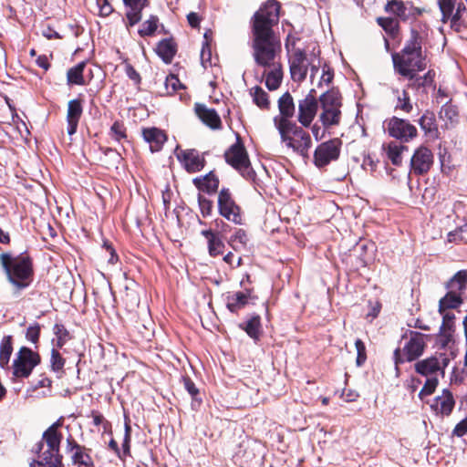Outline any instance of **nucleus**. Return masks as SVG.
Listing matches in <instances>:
<instances>
[{
  "instance_id": "nucleus-4",
  "label": "nucleus",
  "mask_w": 467,
  "mask_h": 467,
  "mask_svg": "<svg viewBox=\"0 0 467 467\" xmlns=\"http://www.w3.org/2000/svg\"><path fill=\"white\" fill-rule=\"evenodd\" d=\"M321 113L319 121L324 128L329 129L337 126L341 122L342 97L336 88H331L319 97Z\"/></svg>"
},
{
  "instance_id": "nucleus-51",
  "label": "nucleus",
  "mask_w": 467,
  "mask_h": 467,
  "mask_svg": "<svg viewBox=\"0 0 467 467\" xmlns=\"http://www.w3.org/2000/svg\"><path fill=\"white\" fill-rule=\"evenodd\" d=\"M110 133L113 139L116 140L117 141H120L122 139H125L127 137L124 125L119 121L113 123V125L110 128Z\"/></svg>"
},
{
  "instance_id": "nucleus-48",
  "label": "nucleus",
  "mask_w": 467,
  "mask_h": 467,
  "mask_svg": "<svg viewBox=\"0 0 467 467\" xmlns=\"http://www.w3.org/2000/svg\"><path fill=\"white\" fill-rule=\"evenodd\" d=\"M41 327L39 324L35 323L27 327L26 338L33 344H36L39 340Z\"/></svg>"
},
{
  "instance_id": "nucleus-32",
  "label": "nucleus",
  "mask_w": 467,
  "mask_h": 467,
  "mask_svg": "<svg viewBox=\"0 0 467 467\" xmlns=\"http://www.w3.org/2000/svg\"><path fill=\"white\" fill-rule=\"evenodd\" d=\"M86 65V62L82 61L67 70V79L69 85H85L83 72Z\"/></svg>"
},
{
  "instance_id": "nucleus-33",
  "label": "nucleus",
  "mask_w": 467,
  "mask_h": 467,
  "mask_svg": "<svg viewBox=\"0 0 467 467\" xmlns=\"http://www.w3.org/2000/svg\"><path fill=\"white\" fill-rule=\"evenodd\" d=\"M240 327L254 340H257L261 335V318L258 315L253 316L247 322L241 324Z\"/></svg>"
},
{
  "instance_id": "nucleus-63",
  "label": "nucleus",
  "mask_w": 467,
  "mask_h": 467,
  "mask_svg": "<svg viewBox=\"0 0 467 467\" xmlns=\"http://www.w3.org/2000/svg\"><path fill=\"white\" fill-rule=\"evenodd\" d=\"M42 34L47 39L60 38L59 34L50 27L44 29Z\"/></svg>"
},
{
  "instance_id": "nucleus-60",
  "label": "nucleus",
  "mask_w": 467,
  "mask_h": 467,
  "mask_svg": "<svg viewBox=\"0 0 467 467\" xmlns=\"http://www.w3.org/2000/svg\"><path fill=\"white\" fill-rule=\"evenodd\" d=\"M187 20L192 27H198L200 25V17L194 12H191L190 14H188Z\"/></svg>"
},
{
  "instance_id": "nucleus-25",
  "label": "nucleus",
  "mask_w": 467,
  "mask_h": 467,
  "mask_svg": "<svg viewBox=\"0 0 467 467\" xmlns=\"http://www.w3.org/2000/svg\"><path fill=\"white\" fill-rule=\"evenodd\" d=\"M142 136L145 141L149 143L151 152L161 150L167 140L164 131L155 127L143 129Z\"/></svg>"
},
{
  "instance_id": "nucleus-59",
  "label": "nucleus",
  "mask_w": 467,
  "mask_h": 467,
  "mask_svg": "<svg viewBox=\"0 0 467 467\" xmlns=\"http://www.w3.org/2000/svg\"><path fill=\"white\" fill-rule=\"evenodd\" d=\"M238 241L242 244H245L247 242L246 234L243 229L236 230L234 236H232L230 243H234Z\"/></svg>"
},
{
  "instance_id": "nucleus-49",
  "label": "nucleus",
  "mask_w": 467,
  "mask_h": 467,
  "mask_svg": "<svg viewBox=\"0 0 467 467\" xmlns=\"http://www.w3.org/2000/svg\"><path fill=\"white\" fill-rule=\"evenodd\" d=\"M29 467H63L54 462L46 458L42 455H36V459H34L30 463Z\"/></svg>"
},
{
  "instance_id": "nucleus-58",
  "label": "nucleus",
  "mask_w": 467,
  "mask_h": 467,
  "mask_svg": "<svg viewBox=\"0 0 467 467\" xmlns=\"http://www.w3.org/2000/svg\"><path fill=\"white\" fill-rule=\"evenodd\" d=\"M125 72H126V75L131 79L133 80L135 83H140V74L136 71V69L130 64L126 65L125 67Z\"/></svg>"
},
{
  "instance_id": "nucleus-22",
  "label": "nucleus",
  "mask_w": 467,
  "mask_h": 467,
  "mask_svg": "<svg viewBox=\"0 0 467 467\" xmlns=\"http://www.w3.org/2000/svg\"><path fill=\"white\" fill-rule=\"evenodd\" d=\"M194 109L198 118L206 126L212 130L222 129V120L215 109H209L204 104L201 103H196Z\"/></svg>"
},
{
  "instance_id": "nucleus-53",
  "label": "nucleus",
  "mask_w": 467,
  "mask_h": 467,
  "mask_svg": "<svg viewBox=\"0 0 467 467\" xmlns=\"http://www.w3.org/2000/svg\"><path fill=\"white\" fill-rule=\"evenodd\" d=\"M355 347H356V349H357V354H358V357H357V364L358 366H361L365 360H366V347H365V344L363 343V341L359 338H358L356 341H355Z\"/></svg>"
},
{
  "instance_id": "nucleus-43",
  "label": "nucleus",
  "mask_w": 467,
  "mask_h": 467,
  "mask_svg": "<svg viewBox=\"0 0 467 467\" xmlns=\"http://www.w3.org/2000/svg\"><path fill=\"white\" fill-rule=\"evenodd\" d=\"M180 79L176 75L170 74L165 79V89L166 93L171 95L175 93L179 88H182Z\"/></svg>"
},
{
  "instance_id": "nucleus-6",
  "label": "nucleus",
  "mask_w": 467,
  "mask_h": 467,
  "mask_svg": "<svg viewBox=\"0 0 467 467\" xmlns=\"http://www.w3.org/2000/svg\"><path fill=\"white\" fill-rule=\"evenodd\" d=\"M224 158L226 162L237 170L244 178L254 181L255 172L251 167L248 154L238 134H236V142L225 151Z\"/></svg>"
},
{
  "instance_id": "nucleus-62",
  "label": "nucleus",
  "mask_w": 467,
  "mask_h": 467,
  "mask_svg": "<svg viewBox=\"0 0 467 467\" xmlns=\"http://www.w3.org/2000/svg\"><path fill=\"white\" fill-rule=\"evenodd\" d=\"M122 451L124 456L130 455V437H129V435H124Z\"/></svg>"
},
{
  "instance_id": "nucleus-9",
  "label": "nucleus",
  "mask_w": 467,
  "mask_h": 467,
  "mask_svg": "<svg viewBox=\"0 0 467 467\" xmlns=\"http://www.w3.org/2000/svg\"><path fill=\"white\" fill-rule=\"evenodd\" d=\"M310 67V78L313 80L315 75L318 72V67L312 65L302 49H295L289 58L290 74L294 81L302 82L305 80L308 67Z\"/></svg>"
},
{
  "instance_id": "nucleus-64",
  "label": "nucleus",
  "mask_w": 467,
  "mask_h": 467,
  "mask_svg": "<svg viewBox=\"0 0 467 467\" xmlns=\"http://www.w3.org/2000/svg\"><path fill=\"white\" fill-rule=\"evenodd\" d=\"M36 64L38 67L44 68L45 70H47L48 67H49V63H48V59L46 56H39L37 58H36Z\"/></svg>"
},
{
  "instance_id": "nucleus-46",
  "label": "nucleus",
  "mask_w": 467,
  "mask_h": 467,
  "mask_svg": "<svg viewBox=\"0 0 467 467\" xmlns=\"http://www.w3.org/2000/svg\"><path fill=\"white\" fill-rule=\"evenodd\" d=\"M455 0H439V7L442 14V21L445 22L452 15Z\"/></svg>"
},
{
  "instance_id": "nucleus-57",
  "label": "nucleus",
  "mask_w": 467,
  "mask_h": 467,
  "mask_svg": "<svg viewBox=\"0 0 467 467\" xmlns=\"http://www.w3.org/2000/svg\"><path fill=\"white\" fill-rule=\"evenodd\" d=\"M211 49L208 44L203 45L201 51V59L203 67H206V64L209 63L211 65Z\"/></svg>"
},
{
  "instance_id": "nucleus-45",
  "label": "nucleus",
  "mask_w": 467,
  "mask_h": 467,
  "mask_svg": "<svg viewBox=\"0 0 467 467\" xmlns=\"http://www.w3.org/2000/svg\"><path fill=\"white\" fill-rule=\"evenodd\" d=\"M62 425L61 420H57L51 426H49L43 433L44 438H48L52 441V440L59 441L62 440V435L58 432V428Z\"/></svg>"
},
{
  "instance_id": "nucleus-28",
  "label": "nucleus",
  "mask_w": 467,
  "mask_h": 467,
  "mask_svg": "<svg viewBox=\"0 0 467 467\" xmlns=\"http://www.w3.org/2000/svg\"><path fill=\"white\" fill-rule=\"evenodd\" d=\"M176 44L172 38H165L161 40L156 47L157 55L166 64H169L172 61L176 54Z\"/></svg>"
},
{
  "instance_id": "nucleus-44",
  "label": "nucleus",
  "mask_w": 467,
  "mask_h": 467,
  "mask_svg": "<svg viewBox=\"0 0 467 467\" xmlns=\"http://www.w3.org/2000/svg\"><path fill=\"white\" fill-rule=\"evenodd\" d=\"M378 24L389 34L394 35L398 30V22L391 17H379Z\"/></svg>"
},
{
  "instance_id": "nucleus-27",
  "label": "nucleus",
  "mask_w": 467,
  "mask_h": 467,
  "mask_svg": "<svg viewBox=\"0 0 467 467\" xmlns=\"http://www.w3.org/2000/svg\"><path fill=\"white\" fill-rule=\"evenodd\" d=\"M419 125L425 135L431 139H437L439 130L436 124L435 115L431 111H426L419 119Z\"/></svg>"
},
{
  "instance_id": "nucleus-38",
  "label": "nucleus",
  "mask_w": 467,
  "mask_h": 467,
  "mask_svg": "<svg viewBox=\"0 0 467 467\" xmlns=\"http://www.w3.org/2000/svg\"><path fill=\"white\" fill-rule=\"evenodd\" d=\"M74 448L76 449L72 456L74 463L87 467L93 465V461L89 454L85 451L86 450L84 447H81L78 444H75Z\"/></svg>"
},
{
  "instance_id": "nucleus-34",
  "label": "nucleus",
  "mask_w": 467,
  "mask_h": 467,
  "mask_svg": "<svg viewBox=\"0 0 467 467\" xmlns=\"http://www.w3.org/2000/svg\"><path fill=\"white\" fill-rule=\"evenodd\" d=\"M13 352L12 336L3 337L0 344V367L2 368H8L10 357Z\"/></svg>"
},
{
  "instance_id": "nucleus-61",
  "label": "nucleus",
  "mask_w": 467,
  "mask_h": 467,
  "mask_svg": "<svg viewBox=\"0 0 467 467\" xmlns=\"http://www.w3.org/2000/svg\"><path fill=\"white\" fill-rule=\"evenodd\" d=\"M333 79V73L330 71L329 68L326 69L323 68V74L321 76V79L319 81V85H321L322 82L326 84H329Z\"/></svg>"
},
{
  "instance_id": "nucleus-5",
  "label": "nucleus",
  "mask_w": 467,
  "mask_h": 467,
  "mask_svg": "<svg viewBox=\"0 0 467 467\" xmlns=\"http://www.w3.org/2000/svg\"><path fill=\"white\" fill-rule=\"evenodd\" d=\"M281 142L286 148L291 149L294 152L301 156H306L309 149L311 148V137L307 131L302 127L298 126L296 122L286 127L278 129Z\"/></svg>"
},
{
  "instance_id": "nucleus-3",
  "label": "nucleus",
  "mask_w": 467,
  "mask_h": 467,
  "mask_svg": "<svg viewBox=\"0 0 467 467\" xmlns=\"http://www.w3.org/2000/svg\"><path fill=\"white\" fill-rule=\"evenodd\" d=\"M0 261L8 281L17 290L25 289L29 285L33 275V265L28 255L21 254L12 257L9 254H2Z\"/></svg>"
},
{
  "instance_id": "nucleus-55",
  "label": "nucleus",
  "mask_w": 467,
  "mask_h": 467,
  "mask_svg": "<svg viewBox=\"0 0 467 467\" xmlns=\"http://www.w3.org/2000/svg\"><path fill=\"white\" fill-rule=\"evenodd\" d=\"M452 433L457 437H462L467 433V416L454 427Z\"/></svg>"
},
{
  "instance_id": "nucleus-1",
  "label": "nucleus",
  "mask_w": 467,
  "mask_h": 467,
  "mask_svg": "<svg viewBox=\"0 0 467 467\" xmlns=\"http://www.w3.org/2000/svg\"><path fill=\"white\" fill-rule=\"evenodd\" d=\"M279 11V3L268 0L254 13L252 21L253 56L257 65L270 69L265 73V86L269 90L277 89L283 79L281 65L275 61L281 46L273 30L278 23Z\"/></svg>"
},
{
  "instance_id": "nucleus-21",
  "label": "nucleus",
  "mask_w": 467,
  "mask_h": 467,
  "mask_svg": "<svg viewBox=\"0 0 467 467\" xmlns=\"http://www.w3.org/2000/svg\"><path fill=\"white\" fill-rule=\"evenodd\" d=\"M454 405L455 400L452 393L449 389H444L441 394L434 399L431 407L437 415L449 416L452 412Z\"/></svg>"
},
{
  "instance_id": "nucleus-20",
  "label": "nucleus",
  "mask_w": 467,
  "mask_h": 467,
  "mask_svg": "<svg viewBox=\"0 0 467 467\" xmlns=\"http://www.w3.org/2000/svg\"><path fill=\"white\" fill-rule=\"evenodd\" d=\"M82 113L83 106L80 99H75L68 101L67 111V131L69 136H72L77 132Z\"/></svg>"
},
{
  "instance_id": "nucleus-16",
  "label": "nucleus",
  "mask_w": 467,
  "mask_h": 467,
  "mask_svg": "<svg viewBox=\"0 0 467 467\" xmlns=\"http://www.w3.org/2000/svg\"><path fill=\"white\" fill-rule=\"evenodd\" d=\"M433 154L429 148L420 146L410 158V172L418 176L428 173L433 164Z\"/></svg>"
},
{
  "instance_id": "nucleus-2",
  "label": "nucleus",
  "mask_w": 467,
  "mask_h": 467,
  "mask_svg": "<svg viewBox=\"0 0 467 467\" xmlns=\"http://www.w3.org/2000/svg\"><path fill=\"white\" fill-rule=\"evenodd\" d=\"M422 36L412 28L410 37L406 42L400 53L392 55L394 68L403 77L412 79L417 72L426 68L425 59L422 56Z\"/></svg>"
},
{
  "instance_id": "nucleus-19",
  "label": "nucleus",
  "mask_w": 467,
  "mask_h": 467,
  "mask_svg": "<svg viewBox=\"0 0 467 467\" xmlns=\"http://www.w3.org/2000/svg\"><path fill=\"white\" fill-rule=\"evenodd\" d=\"M60 442L61 441L56 440H52L51 441L50 439L42 436V440L35 445L33 451L36 455H42L63 466L62 455L60 454Z\"/></svg>"
},
{
  "instance_id": "nucleus-54",
  "label": "nucleus",
  "mask_w": 467,
  "mask_h": 467,
  "mask_svg": "<svg viewBox=\"0 0 467 467\" xmlns=\"http://www.w3.org/2000/svg\"><path fill=\"white\" fill-rule=\"evenodd\" d=\"M96 4L100 16H108L114 11L110 2L107 0H97Z\"/></svg>"
},
{
  "instance_id": "nucleus-13",
  "label": "nucleus",
  "mask_w": 467,
  "mask_h": 467,
  "mask_svg": "<svg viewBox=\"0 0 467 467\" xmlns=\"http://www.w3.org/2000/svg\"><path fill=\"white\" fill-rule=\"evenodd\" d=\"M319 99L316 98V90L310 89L308 94L298 100L297 120L303 127H309L314 120L318 109Z\"/></svg>"
},
{
  "instance_id": "nucleus-11",
  "label": "nucleus",
  "mask_w": 467,
  "mask_h": 467,
  "mask_svg": "<svg viewBox=\"0 0 467 467\" xmlns=\"http://www.w3.org/2000/svg\"><path fill=\"white\" fill-rule=\"evenodd\" d=\"M218 211L227 221L234 224H242L241 209L228 189L223 188L219 192Z\"/></svg>"
},
{
  "instance_id": "nucleus-39",
  "label": "nucleus",
  "mask_w": 467,
  "mask_h": 467,
  "mask_svg": "<svg viewBox=\"0 0 467 467\" xmlns=\"http://www.w3.org/2000/svg\"><path fill=\"white\" fill-rule=\"evenodd\" d=\"M53 333L56 336V341L53 339V344L57 348H62L70 338L69 333L62 324H55Z\"/></svg>"
},
{
  "instance_id": "nucleus-10",
  "label": "nucleus",
  "mask_w": 467,
  "mask_h": 467,
  "mask_svg": "<svg viewBox=\"0 0 467 467\" xmlns=\"http://www.w3.org/2000/svg\"><path fill=\"white\" fill-rule=\"evenodd\" d=\"M40 362V357L32 349L22 347L13 362V374L16 378H27Z\"/></svg>"
},
{
  "instance_id": "nucleus-24",
  "label": "nucleus",
  "mask_w": 467,
  "mask_h": 467,
  "mask_svg": "<svg viewBox=\"0 0 467 467\" xmlns=\"http://www.w3.org/2000/svg\"><path fill=\"white\" fill-rule=\"evenodd\" d=\"M440 314L442 316V323L440 327L439 337L441 347L445 348L452 340L455 315L449 310Z\"/></svg>"
},
{
  "instance_id": "nucleus-47",
  "label": "nucleus",
  "mask_w": 467,
  "mask_h": 467,
  "mask_svg": "<svg viewBox=\"0 0 467 467\" xmlns=\"http://www.w3.org/2000/svg\"><path fill=\"white\" fill-rule=\"evenodd\" d=\"M50 363L52 369L57 372L62 370L65 365V359L61 357L60 353L55 348H52L51 350Z\"/></svg>"
},
{
  "instance_id": "nucleus-37",
  "label": "nucleus",
  "mask_w": 467,
  "mask_h": 467,
  "mask_svg": "<svg viewBox=\"0 0 467 467\" xmlns=\"http://www.w3.org/2000/svg\"><path fill=\"white\" fill-rule=\"evenodd\" d=\"M250 95L253 101L261 109H268L269 99L268 94L259 86H255L250 89Z\"/></svg>"
},
{
  "instance_id": "nucleus-50",
  "label": "nucleus",
  "mask_w": 467,
  "mask_h": 467,
  "mask_svg": "<svg viewBox=\"0 0 467 467\" xmlns=\"http://www.w3.org/2000/svg\"><path fill=\"white\" fill-rule=\"evenodd\" d=\"M198 203L201 210V213L203 217H207L211 215L213 211V202L206 199L204 196L199 194L198 196Z\"/></svg>"
},
{
  "instance_id": "nucleus-18",
  "label": "nucleus",
  "mask_w": 467,
  "mask_h": 467,
  "mask_svg": "<svg viewBox=\"0 0 467 467\" xmlns=\"http://www.w3.org/2000/svg\"><path fill=\"white\" fill-rule=\"evenodd\" d=\"M175 153L178 161L188 172H197L204 167L205 160L195 149L179 150L177 148Z\"/></svg>"
},
{
  "instance_id": "nucleus-41",
  "label": "nucleus",
  "mask_w": 467,
  "mask_h": 467,
  "mask_svg": "<svg viewBox=\"0 0 467 467\" xmlns=\"http://www.w3.org/2000/svg\"><path fill=\"white\" fill-rule=\"evenodd\" d=\"M438 383L439 379L437 377L427 378L422 389L419 393L420 399L423 400L424 397L431 395L435 391Z\"/></svg>"
},
{
  "instance_id": "nucleus-7",
  "label": "nucleus",
  "mask_w": 467,
  "mask_h": 467,
  "mask_svg": "<svg viewBox=\"0 0 467 467\" xmlns=\"http://www.w3.org/2000/svg\"><path fill=\"white\" fill-rule=\"evenodd\" d=\"M425 347V335L417 331H410L409 339L404 344L402 350L396 348L394 351L396 369L398 370L399 364L405 361L410 362L420 358L423 354Z\"/></svg>"
},
{
  "instance_id": "nucleus-29",
  "label": "nucleus",
  "mask_w": 467,
  "mask_h": 467,
  "mask_svg": "<svg viewBox=\"0 0 467 467\" xmlns=\"http://www.w3.org/2000/svg\"><path fill=\"white\" fill-rule=\"evenodd\" d=\"M467 284V271L461 270L458 271L447 283V289L449 292L452 294H458L462 296V292L466 288Z\"/></svg>"
},
{
  "instance_id": "nucleus-56",
  "label": "nucleus",
  "mask_w": 467,
  "mask_h": 467,
  "mask_svg": "<svg viewBox=\"0 0 467 467\" xmlns=\"http://www.w3.org/2000/svg\"><path fill=\"white\" fill-rule=\"evenodd\" d=\"M183 383L184 388L188 391V393L192 398H195L199 393V389H197L193 381L190 378H183Z\"/></svg>"
},
{
  "instance_id": "nucleus-52",
  "label": "nucleus",
  "mask_w": 467,
  "mask_h": 467,
  "mask_svg": "<svg viewBox=\"0 0 467 467\" xmlns=\"http://www.w3.org/2000/svg\"><path fill=\"white\" fill-rule=\"evenodd\" d=\"M397 108L400 109L401 110L407 113L410 112L412 109V105L410 101V97L405 90H403L402 95L399 96L398 98Z\"/></svg>"
},
{
  "instance_id": "nucleus-14",
  "label": "nucleus",
  "mask_w": 467,
  "mask_h": 467,
  "mask_svg": "<svg viewBox=\"0 0 467 467\" xmlns=\"http://www.w3.org/2000/svg\"><path fill=\"white\" fill-rule=\"evenodd\" d=\"M341 141L333 139L317 146L314 152V163L317 167L327 166L332 161H336L340 153Z\"/></svg>"
},
{
  "instance_id": "nucleus-8",
  "label": "nucleus",
  "mask_w": 467,
  "mask_h": 467,
  "mask_svg": "<svg viewBox=\"0 0 467 467\" xmlns=\"http://www.w3.org/2000/svg\"><path fill=\"white\" fill-rule=\"evenodd\" d=\"M451 358L445 353H436L435 355L421 359L415 363V371L421 376L431 378L437 377L440 373L444 376V369L448 367Z\"/></svg>"
},
{
  "instance_id": "nucleus-40",
  "label": "nucleus",
  "mask_w": 467,
  "mask_h": 467,
  "mask_svg": "<svg viewBox=\"0 0 467 467\" xmlns=\"http://www.w3.org/2000/svg\"><path fill=\"white\" fill-rule=\"evenodd\" d=\"M159 22V18L156 16H150V18L144 21L139 29V35L140 36H150L154 34L157 29V24Z\"/></svg>"
},
{
  "instance_id": "nucleus-17",
  "label": "nucleus",
  "mask_w": 467,
  "mask_h": 467,
  "mask_svg": "<svg viewBox=\"0 0 467 467\" xmlns=\"http://www.w3.org/2000/svg\"><path fill=\"white\" fill-rule=\"evenodd\" d=\"M385 11L399 17L402 21L414 19L422 14V9L416 7L411 2L390 0L385 5Z\"/></svg>"
},
{
  "instance_id": "nucleus-35",
  "label": "nucleus",
  "mask_w": 467,
  "mask_h": 467,
  "mask_svg": "<svg viewBox=\"0 0 467 467\" xmlns=\"http://www.w3.org/2000/svg\"><path fill=\"white\" fill-rule=\"evenodd\" d=\"M250 293L237 292L234 296L228 297L227 308L234 313L247 304Z\"/></svg>"
},
{
  "instance_id": "nucleus-12",
  "label": "nucleus",
  "mask_w": 467,
  "mask_h": 467,
  "mask_svg": "<svg viewBox=\"0 0 467 467\" xmlns=\"http://www.w3.org/2000/svg\"><path fill=\"white\" fill-rule=\"evenodd\" d=\"M387 131L389 135L401 142H409L418 135L417 129L410 121L392 117L387 122Z\"/></svg>"
},
{
  "instance_id": "nucleus-15",
  "label": "nucleus",
  "mask_w": 467,
  "mask_h": 467,
  "mask_svg": "<svg viewBox=\"0 0 467 467\" xmlns=\"http://www.w3.org/2000/svg\"><path fill=\"white\" fill-rule=\"evenodd\" d=\"M279 114L273 119L274 126L276 130L295 123L291 119L296 113V105L294 99L289 92L284 93L278 99Z\"/></svg>"
},
{
  "instance_id": "nucleus-30",
  "label": "nucleus",
  "mask_w": 467,
  "mask_h": 467,
  "mask_svg": "<svg viewBox=\"0 0 467 467\" xmlns=\"http://www.w3.org/2000/svg\"><path fill=\"white\" fill-rule=\"evenodd\" d=\"M384 149L391 163L395 166H400L402 163V153L408 150V147L396 141H390L386 147L384 146Z\"/></svg>"
},
{
  "instance_id": "nucleus-26",
  "label": "nucleus",
  "mask_w": 467,
  "mask_h": 467,
  "mask_svg": "<svg viewBox=\"0 0 467 467\" xmlns=\"http://www.w3.org/2000/svg\"><path fill=\"white\" fill-rule=\"evenodd\" d=\"M193 184L199 191L213 194L218 190L219 180L213 172H209L205 176L194 178Z\"/></svg>"
},
{
  "instance_id": "nucleus-23",
  "label": "nucleus",
  "mask_w": 467,
  "mask_h": 467,
  "mask_svg": "<svg viewBox=\"0 0 467 467\" xmlns=\"http://www.w3.org/2000/svg\"><path fill=\"white\" fill-rule=\"evenodd\" d=\"M127 8V27L133 26L141 20V12L149 5L148 0H123Z\"/></svg>"
},
{
  "instance_id": "nucleus-36",
  "label": "nucleus",
  "mask_w": 467,
  "mask_h": 467,
  "mask_svg": "<svg viewBox=\"0 0 467 467\" xmlns=\"http://www.w3.org/2000/svg\"><path fill=\"white\" fill-rule=\"evenodd\" d=\"M439 116L440 119L445 122V126L448 127L449 124H453L457 121L458 111L455 106L451 105L450 102H446L441 107Z\"/></svg>"
},
{
  "instance_id": "nucleus-31",
  "label": "nucleus",
  "mask_w": 467,
  "mask_h": 467,
  "mask_svg": "<svg viewBox=\"0 0 467 467\" xmlns=\"http://www.w3.org/2000/svg\"><path fill=\"white\" fill-rule=\"evenodd\" d=\"M462 304V296L458 294L447 292L439 301V312L443 313L445 310L455 309Z\"/></svg>"
},
{
  "instance_id": "nucleus-42",
  "label": "nucleus",
  "mask_w": 467,
  "mask_h": 467,
  "mask_svg": "<svg viewBox=\"0 0 467 467\" xmlns=\"http://www.w3.org/2000/svg\"><path fill=\"white\" fill-rule=\"evenodd\" d=\"M224 244L222 239L216 235L208 243V251L211 256H217L223 253Z\"/></svg>"
}]
</instances>
